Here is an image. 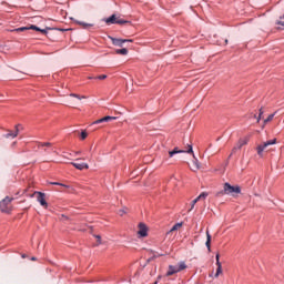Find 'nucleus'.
<instances>
[{
	"instance_id": "obj_25",
	"label": "nucleus",
	"mask_w": 284,
	"mask_h": 284,
	"mask_svg": "<svg viewBox=\"0 0 284 284\" xmlns=\"http://www.w3.org/2000/svg\"><path fill=\"white\" fill-rule=\"evenodd\" d=\"M220 258H221V255L216 254V255H215L216 266H217V267H223V266L221 265Z\"/></svg>"
},
{
	"instance_id": "obj_37",
	"label": "nucleus",
	"mask_w": 284,
	"mask_h": 284,
	"mask_svg": "<svg viewBox=\"0 0 284 284\" xmlns=\"http://www.w3.org/2000/svg\"><path fill=\"white\" fill-rule=\"evenodd\" d=\"M89 79H94V78H92V77H89Z\"/></svg>"
},
{
	"instance_id": "obj_6",
	"label": "nucleus",
	"mask_w": 284,
	"mask_h": 284,
	"mask_svg": "<svg viewBox=\"0 0 284 284\" xmlns=\"http://www.w3.org/2000/svg\"><path fill=\"white\" fill-rule=\"evenodd\" d=\"M268 145H276V139L266 141L263 144L257 145L256 150L258 156H263V152H265V148H268Z\"/></svg>"
},
{
	"instance_id": "obj_17",
	"label": "nucleus",
	"mask_w": 284,
	"mask_h": 284,
	"mask_svg": "<svg viewBox=\"0 0 284 284\" xmlns=\"http://www.w3.org/2000/svg\"><path fill=\"white\" fill-rule=\"evenodd\" d=\"M183 227V223H176L175 225L172 226V229L168 232V234H172V232H176V230H181Z\"/></svg>"
},
{
	"instance_id": "obj_21",
	"label": "nucleus",
	"mask_w": 284,
	"mask_h": 284,
	"mask_svg": "<svg viewBox=\"0 0 284 284\" xmlns=\"http://www.w3.org/2000/svg\"><path fill=\"white\" fill-rule=\"evenodd\" d=\"M52 143L50 142H39V148H51Z\"/></svg>"
},
{
	"instance_id": "obj_18",
	"label": "nucleus",
	"mask_w": 284,
	"mask_h": 284,
	"mask_svg": "<svg viewBox=\"0 0 284 284\" xmlns=\"http://www.w3.org/2000/svg\"><path fill=\"white\" fill-rule=\"evenodd\" d=\"M77 23L78 26H81L84 30H88L94 26L93 23H85L83 21H78Z\"/></svg>"
},
{
	"instance_id": "obj_38",
	"label": "nucleus",
	"mask_w": 284,
	"mask_h": 284,
	"mask_svg": "<svg viewBox=\"0 0 284 284\" xmlns=\"http://www.w3.org/2000/svg\"><path fill=\"white\" fill-rule=\"evenodd\" d=\"M225 43H227V40H225Z\"/></svg>"
},
{
	"instance_id": "obj_34",
	"label": "nucleus",
	"mask_w": 284,
	"mask_h": 284,
	"mask_svg": "<svg viewBox=\"0 0 284 284\" xmlns=\"http://www.w3.org/2000/svg\"><path fill=\"white\" fill-rule=\"evenodd\" d=\"M284 19V14L280 17V21Z\"/></svg>"
},
{
	"instance_id": "obj_32",
	"label": "nucleus",
	"mask_w": 284,
	"mask_h": 284,
	"mask_svg": "<svg viewBox=\"0 0 284 284\" xmlns=\"http://www.w3.org/2000/svg\"><path fill=\"white\" fill-rule=\"evenodd\" d=\"M196 170H200L201 166H199V162H195Z\"/></svg>"
},
{
	"instance_id": "obj_26",
	"label": "nucleus",
	"mask_w": 284,
	"mask_h": 284,
	"mask_svg": "<svg viewBox=\"0 0 284 284\" xmlns=\"http://www.w3.org/2000/svg\"><path fill=\"white\" fill-rule=\"evenodd\" d=\"M70 97H74L75 99H79V101H81V99H85V95H79L77 93H71Z\"/></svg>"
},
{
	"instance_id": "obj_1",
	"label": "nucleus",
	"mask_w": 284,
	"mask_h": 284,
	"mask_svg": "<svg viewBox=\"0 0 284 284\" xmlns=\"http://www.w3.org/2000/svg\"><path fill=\"white\" fill-rule=\"evenodd\" d=\"M220 194L236 196V194H241V186L239 185L232 186L230 183L226 182L224 183L223 191H221Z\"/></svg>"
},
{
	"instance_id": "obj_15",
	"label": "nucleus",
	"mask_w": 284,
	"mask_h": 284,
	"mask_svg": "<svg viewBox=\"0 0 284 284\" xmlns=\"http://www.w3.org/2000/svg\"><path fill=\"white\" fill-rule=\"evenodd\" d=\"M71 165H73V168H75L77 170H89L90 165H88V163H79V162H71Z\"/></svg>"
},
{
	"instance_id": "obj_13",
	"label": "nucleus",
	"mask_w": 284,
	"mask_h": 284,
	"mask_svg": "<svg viewBox=\"0 0 284 284\" xmlns=\"http://www.w3.org/2000/svg\"><path fill=\"white\" fill-rule=\"evenodd\" d=\"M21 130V124H17L16 125V132L9 131V133H7L4 135L6 139H10V136L12 139H17V136H19V131Z\"/></svg>"
},
{
	"instance_id": "obj_20",
	"label": "nucleus",
	"mask_w": 284,
	"mask_h": 284,
	"mask_svg": "<svg viewBox=\"0 0 284 284\" xmlns=\"http://www.w3.org/2000/svg\"><path fill=\"white\" fill-rule=\"evenodd\" d=\"M276 113H272L267 116V119L264 120V125L270 123V121H273L274 120V116H275Z\"/></svg>"
},
{
	"instance_id": "obj_3",
	"label": "nucleus",
	"mask_w": 284,
	"mask_h": 284,
	"mask_svg": "<svg viewBox=\"0 0 284 284\" xmlns=\"http://www.w3.org/2000/svg\"><path fill=\"white\" fill-rule=\"evenodd\" d=\"M28 30H36L37 32H41L42 34H48V30H50V28L41 29L34 24H31L30 27H20L17 29H12L10 30V32H26Z\"/></svg>"
},
{
	"instance_id": "obj_27",
	"label": "nucleus",
	"mask_w": 284,
	"mask_h": 284,
	"mask_svg": "<svg viewBox=\"0 0 284 284\" xmlns=\"http://www.w3.org/2000/svg\"><path fill=\"white\" fill-rule=\"evenodd\" d=\"M81 139H82V141H85V139H88V132L82 131L81 132Z\"/></svg>"
},
{
	"instance_id": "obj_16",
	"label": "nucleus",
	"mask_w": 284,
	"mask_h": 284,
	"mask_svg": "<svg viewBox=\"0 0 284 284\" xmlns=\"http://www.w3.org/2000/svg\"><path fill=\"white\" fill-rule=\"evenodd\" d=\"M211 244H212V235H210V231H206V243H205V245H206L209 252L211 250Z\"/></svg>"
},
{
	"instance_id": "obj_12",
	"label": "nucleus",
	"mask_w": 284,
	"mask_h": 284,
	"mask_svg": "<svg viewBox=\"0 0 284 284\" xmlns=\"http://www.w3.org/2000/svg\"><path fill=\"white\" fill-rule=\"evenodd\" d=\"M247 143H250V136L240 139L236 146L233 149V152H236V150H241V148H243V145H247Z\"/></svg>"
},
{
	"instance_id": "obj_28",
	"label": "nucleus",
	"mask_w": 284,
	"mask_h": 284,
	"mask_svg": "<svg viewBox=\"0 0 284 284\" xmlns=\"http://www.w3.org/2000/svg\"><path fill=\"white\" fill-rule=\"evenodd\" d=\"M262 116H263V109H260V114H258V118H257V123L261 122Z\"/></svg>"
},
{
	"instance_id": "obj_4",
	"label": "nucleus",
	"mask_w": 284,
	"mask_h": 284,
	"mask_svg": "<svg viewBox=\"0 0 284 284\" xmlns=\"http://www.w3.org/2000/svg\"><path fill=\"white\" fill-rule=\"evenodd\" d=\"M106 26H114L118 23V26H125V23H130V21L123 20L120 17H116V14H112L111 17L105 19Z\"/></svg>"
},
{
	"instance_id": "obj_29",
	"label": "nucleus",
	"mask_w": 284,
	"mask_h": 284,
	"mask_svg": "<svg viewBox=\"0 0 284 284\" xmlns=\"http://www.w3.org/2000/svg\"><path fill=\"white\" fill-rule=\"evenodd\" d=\"M95 79H99L100 81H103V80L108 79V75L102 74V75H99V77L95 78Z\"/></svg>"
},
{
	"instance_id": "obj_5",
	"label": "nucleus",
	"mask_w": 284,
	"mask_h": 284,
	"mask_svg": "<svg viewBox=\"0 0 284 284\" xmlns=\"http://www.w3.org/2000/svg\"><path fill=\"white\" fill-rule=\"evenodd\" d=\"M12 197L7 196L2 201H0V210L1 212L8 213L12 210Z\"/></svg>"
},
{
	"instance_id": "obj_33",
	"label": "nucleus",
	"mask_w": 284,
	"mask_h": 284,
	"mask_svg": "<svg viewBox=\"0 0 284 284\" xmlns=\"http://www.w3.org/2000/svg\"><path fill=\"white\" fill-rule=\"evenodd\" d=\"M124 212L123 211H120V216H123Z\"/></svg>"
},
{
	"instance_id": "obj_19",
	"label": "nucleus",
	"mask_w": 284,
	"mask_h": 284,
	"mask_svg": "<svg viewBox=\"0 0 284 284\" xmlns=\"http://www.w3.org/2000/svg\"><path fill=\"white\" fill-rule=\"evenodd\" d=\"M115 54H122L123 57H125L128 54V49H118L115 50Z\"/></svg>"
},
{
	"instance_id": "obj_9",
	"label": "nucleus",
	"mask_w": 284,
	"mask_h": 284,
	"mask_svg": "<svg viewBox=\"0 0 284 284\" xmlns=\"http://www.w3.org/2000/svg\"><path fill=\"white\" fill-rule=\"evenodd\" d=\"M113 45H116L118 48H123V43H132V39H116V38H110Z\"/></svg>"
},
{
	"instance_id": "obj_2",
	"label": "nucleus",
	"mask_w": 284,
	"mask_h": 284,
	"mask_svg": "<svg viewBox=\"0 0 284 284\" xmlns=\"http://www.w3.org/2000/svg\"><path fill=\"white\" fill-rule=\"evenodd\" d=\"M183 270H187V264H185V262H180L176 265H169L166 276H174V274H179V272H183Z\"/></svg>"
},
{
	"instance_id": "obj_7",
	"label": "nucleus",
	"mask_w": 284,
	"mask_h": 284,
	"mask_svg": "<svg viewBox=\"0 0 284 284\" xmlns=\"http://www.w3.org/2000/svg\"><path fill=\"white\" fill-rule=\"evenodd\" d=\"M31 196H37L38 203H40V205H42V207H48V202L45 201V193L36 191Z\"/></svg>"
},
{
	"instance_id": "obj_36",
	"label": "nucleus",
	"mask_w": 284,
	"mask_h": 284,
	"mask_svg": "<svg viewBox=\"0 0 284 284\" xmlns=\"http://www.w3.org/2000/svg\"><path fill=\"white\" fill-rule=\"evenodd\" d=\"M22 258H26V255H22Z\"/></svg>"
},
{
	"instance_id": "obj_10",
	"label": "nucleus",
	"mask_w": 284,
	"mask_h": 284,
	"mask_svg": "<svg viewBox=\"0 0 284 284\" xmlns=\"http://www.w3.org/2000/svg\"><path fill=\"white\" fill-rule=\"evenodd\" d=\"M183 152H186L187 154H194V151L192 150V145H189V150H179V148H175L173 151L169 152V156L172 158L174 154H183Z\"/></svg>"
},
{
	"instance_id": "obj_8",
	"label": "nucleus",
	"mask_w": 284,
	"mask_h": 284,
	"mask_svg": "<svg viewBox=\"0 0 284 284\" xmlns=\"http://www.w3.org/2000/svg\"><path fill=\"white\" fill-rule=\"evenodd\" d=\"M207 196V192H202L195 200L191 202V209L189 210V212H192V210H194V206L199 203V201H205Z\"/></svg>"
},
{
	"instance_id": "obj_30",
	"label": "nucleus",
	"mask_w": 284,
	"mask_h": 284,
	"mask_svg": "<svg viewBox=\"0 0 284 284\" xmlns=\"http://www.w3.org/2000/svg\"><path fill=\"white\" fill-rule=\"evenodd\" d=\"M95 239L98 241V245H101V235H95Z\"/></svg>"
},
{
	"instance_id": "obj_22",
	"label": "nucleus",
	"mask_w": 284,
	"mask_h": 284,
	"mask_svg": "<svg viewBox=\"0 0 284 284\" xmlns=\"http://www.w3.org/2000/svg\"><path fill=\"white\" fill-rule=\"evenodd\" d=\"M51 185H60L61 187H65V190H70V185L59 182H52Z\"/></svg>"
},
{
	"instance_id": "obj_31",
	"label": "nucleus",
	"mask_w": 284,
	"mask_h": 284,
	"mask_svg": "<svg viewBox=\"0 0 284 284\" xmlns=\"http://www.w3.org/2000/svg\"><path fill=\"white\" fill-rule=\"evenodd\" d=\"M154 258H156V255H153L151 258H149L146 263H150V261H154Z\"/></svg>"
},
{
	"instance_id": "obj_24",
	"label": "nucleus",
	"mask_w": 284,
	"mask_h": 284,
	"mask_svg": "<svg viewBox=\"0 0 284 284\" xmlns=\"http://www.w3.org/2000/svg\"><path fill=\"white\" fill-rule=\"evenodd\" d=\"M221 274H223V267H217L216 273H215V278H219V276H221Z\"/></svg>"
},
{
	"instance_id": "obj_14",
	"label": "nucleus",
	"mask_w": 284,
	"mask_h": 284,
	"mask_svg": "<svg viewBox=\"0 0 284 284\" xmlns=\"http://www.w3.org/2000/svg\"><path fill=\"white\" fill-rule=\"evenodd\" d=\"M139 236L142 239L148 236V226L144 223L139 224V231H138Z\"/></svg>"
},
{
	"instance_id": "obj_35",
	"label": "nucleus",
	"mask_w": 284,
	"mask_h": 284,
	"mask_svg": "<svg viewBox=\"0 0 284 284\" xmlns=\"http://www.w3.org/2000/svg\"><path fill=\"white\" fill-rule=\"evenodd\" d=\"M31 261H37V257H31Z\"/></svg>"
},
{
	"instance_id": "obj_23",
	"label": "nucleus",
	"mask_w": 284,
	"mask_h": 284,
	"mask_svg": "<svg viewBox=\"0 0 284 284\" xmlns=\"http://www.w3.org/2000/svg\"><path fill=\"white\" fill-rule=\"evenodd\" d=\"M275 26H281V27H277V29L278 30H284V22L283 21L276 20Z\"/></svg>"
},
{
	"instance_id": "obj_11",
	"label": "nucleus",
	"mask_w": 284,
	"mask_h": 284,
	"mask_svg": "<svg viewBox=\"0 0 284 284\" xmlns=\"http://www.w3.org/2000/svg\"><path fill=\"white\" fill-rule=\"evenodd\" d=\"M109 121H116V116L106 115L92 123V125H99V123H108Z\"/></svg>"
}]
</instances>
